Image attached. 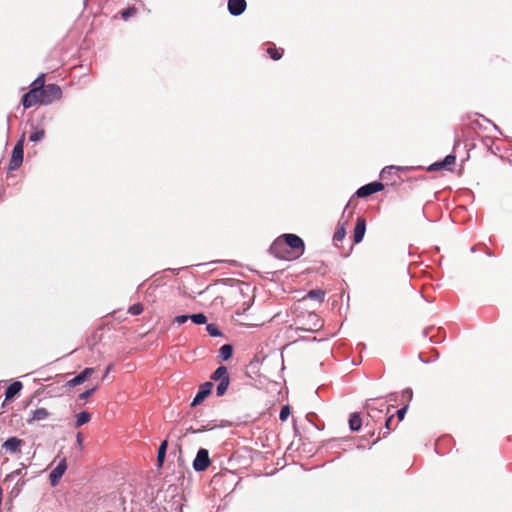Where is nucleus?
I'll return each mask as SVG.
<instances>
[{"mask_svg":"<svg viewBox=\"0 0 512 512\" xmlns=\"http://www.w3.org/2000/svg\"><path fill=\"white\" fill-rule=\"evenodd\" d=\"M440 169H446L442 164V161H437L428 167V171H437Z\"/></svg>","mask_w":512,"mask_h":512,"instance_id":"obj_36","label":"nucleus"},{"mask_svg":"<svg viewBox=\"0 0 512 512\" xmlns=\"http://www.w3.org/2000/svg\"><path fill=\"white\" fill-rule=\"evenodd\" d=\"M487 255L490 257L493 256L492 252H490V251L487 252Z\"/></svg>","mask_w":512,"mask_h":512,"instance_id":"obj_53","label":"nucleus"},{"mask_svg":"<svg viewBox=\"0 0 512 512\" xmlns=\"http://www.w3.org/2000/svg\"><path fill=\"white\" fill-rule=\"evenodd\" d=\"M95 372V369L94 368H85L83 371H81L78 375H76L75 377H73L72 379H70L67 383H66V386L68 387H75L77 385H80L82 384L83 382H85L93 373Z\"/></svg>","mask_w":512,"mask_h":512,"instance_id":"obj_11","label":"nucleus"},{"mask_svg":"<svg viewBox=\"0 0 512 512\" xmlns=\"http://www.w3.org/2000/svg\"><path fill=\"white\" fill-rule=\"evenodd\" d=\"M281 238L285 246H287V249L290 248V257H292V259L299 258L304 254L305 243L301 237L296 234L286 233L281 235Z\"/></svg>","mask_w":512,"mask_h":512,"instance_id":"obj_2","label":"nucleus"},{"mask_svg":"<svg viewBox=\"0 0 512 512\" xmlns=\"http://www.w3.org/2000/svg\"><path fill=\"white\" fill-rule=\"evenodd\" d=\"M88 3V0H84V6H86Z\"/></svg>","mask_w":512,"mask_h":512,"instance_id":"obj_54","label":"nucleus"},{"mask_svg":"<svg viewBox=\"0 0 512 512\" xmlns=\"http://www.w3.org/2000/svg\"><path fill=\"white\" fill-rule=\"evenodd\" d=\"M408 410V405H405L403 406L402 408H400L398 411H397V417L400 421H402L405 417V414Z\"/></svg>","mask_w":512,"mask_h":512,"instance_id":"obj_41","label":"nucleus"},{"mask_svg":"<svg viewBox=\"0 0 512 512\" xmlns=\"http://www.w3.org/2000/svg\"><path fill=\"white\" fill-rule=\"evenodd\" d=\"M438 356H439V354H435V356H434L432 359H424V358L422 357V354H418V359H419L421 362H423V363H425V364H428V363H431V362L436 361V360L438 359Z\"/></svg>","mask_w":512,"mask_h":512,"instance_id":"obj_42","label":"nucleus"},{"mask_svg":"<svg viewBox=\"0 0 512 512\" xmlns=\"http://www.w3.org/2000/svg\"><path fill=\"white\" fill-rule=\"evenodd\" d=\"M402 397L407 401H411L413 398V391L411 388H406L402 391Z\"/></svg>","mask_w":512,"mask_h":512,"instance_id":"obj_37","label":"nucleus"},{"mask_svg":"<svg viewBox=\"0 0 512 512\" xmlns=\"http://www.w3.org/2000/svg\"><path fill=\"white\" fill-rule=\"evenodd\" d=\"M343 368H344V369H348V368H349V364H348V363H344V364H343Z\"/></svg>","mask_w":512,"mask_h":512,"instance_id":"obj_51","label":"nucleus"},{"mask_svg":"<svg viewBox=\"0 0 512 512\" xmlns=\"http://www.w3.org/2000/svg\"><path fill=\"white\" fill-rule=\"evenodd\" d=\"M206 331L211 337H220L222 336V332L219 326L215 323H209L206 326Z\"/></svg>","mask_w":512,"mask_h":512,"instance_id":"obj_21","label":"nucleus"},{"mask_svg":"<svg viewBox=\"0 0 512 512\" xmlns=\"http://www.w3.org/2000/svg\"><path fill=\"white\" fill-rule=\"evenodd\" d=\"M188 319H190V315H187V314L178 315L175 317L174 322L181 325V324L186 323Z\"/></svg>","mask_w":512,"mask_h":512,"instance_id":"obj_35","label":"nucleus"},{"mask_svg":"<svg viewBox=\"0 0 512 512\" xmlns=\"http://www.w3.org/2000/svg\"><path fill=\"white\" fill-rule=\"evenodd\" d=\"M202 432V430H195L193 427H189L186 429V432L184 435H187L188 433H199Z\"/></svg>","mask_w":512,"mask_h":512,"instance_id":"obj_46","label":"nucleus"},{"mask_svg":"<svg viewBox=\"0 0 512 512\" xmlns=\"http://www.w3.org/2000/svg\"><path fill=\"white\" fill-rule=\"evenodd\" d=\"M25 468H20V469H17L15 471H13L12 473L8 474L4 480V483H8V482H12L13 480H15L16 478H20V477H23L25 475V472H24Z\"/></svg>","mask_w":512,"mask_h":512,"instance_id":"obj_24","label":"nucleus"},{"mask_svg":"<svg viewBox=\"0 0 512 512\" xmlns=\"http://www.w3.org/2000/svg\"><path fill=\"white\" fill-rule=\"evenodd\" d=\"M91 419V415L87 411H82L76 415L75 427L78 428L86 423H88Z\"/></svg>","mask_w":512,"mask_h":512,"instance_id":"obj_19","label":"nucleus"},{"mask_svg":"<svg viewBox=\"0 0 512 512\" xmlns=\"http://www.w3.org/2000/svg\"><path fill=\"white\" fill-rule=\"evenodd\" d=\"M67 469L66 459L63 458L57 466L50 472L49 481L52 486H56Z\"/></svg>","mask_w":512,"mask_h":512,"instance_id":"obj_9","label":"nucleus"},{"mask_svg":"<svg viewBox=\"0 0 512 512\" xmlns=\"http://www.w3.org/2000/svg\"><path fill=\"white\" fill-rule=\"evenodd\" d=\"M393 418H394V416H393V415H391V416H389V417L386 419V421H385V428H386V431L383 433V437H386V435H388V434H389L390 429H391V428H390V425H391V422H392Z\"/></svg>","mask_w":512,"mask_h":512,"instance_id":"obj_39","label":"nucleus"},{"mask_svg":"<svg viewBox=\"0 0 512 512\" xmlns=\"http://www.w3.org/2000/svg\"><path fill=\"white\" fill-rule=\"evenodd\" d=\"M211 464L210 458H209V452L205 448H200L197 451L196 457L193 460V469L196 472H202L205 471Z\"/></svg>","mask_w":512,"mask_h":512,"instance_id":"obj_5","label":"nucleus"},{"mask_svg":"<svg viewBox=\"0 0 512 512\" xmlns=\"http://www.w3.org/2000/svg\"><path fill=\"white\" fill-rule=\"evenodd\" d=\"M62 89L59 85L50 83L44 86L36 95L35 105H50L62 98Z\"/></svg>","mask_w":512,"mask_h":512,"instance_id":"obj_1","label":"nucleus"},{"mask_svg":"<svg viewBox=\"0 0 512 512\" xmlns=\"http://www.w3.org/2000/svg\"><path fill=\"white\" fill-rule=\"evenodd\" d=\"M225 378H229V375L224 365L219 366L211 375V379L214 381H222Z\"/></svg>","mask_w":512,"mask_h":512,"instance_id":"obj_17","label":"nucleus"},{"mask_svg":"<svg viewBox=\"0 0 512 512\" xmlns=\"http://www.w3.org/2000/svg\"><path fill=\"white\" fill-rule=\"evenodd\" d=\"M229 383H230V379L229 378H225L224 380L222 381H219L217 387H216V395L218 397L222 396L225 394V392L227 391V388L229 386Z\"/></svg>","mask_w":512,"mask_h":512,"instance_id":"obj_22","label":"nucleus"},{"mask_svg":"<svg viewBox=\"0 0 512 512\" xmlns=\"http://www.w3.org/2000/svg\"><path fill=\"white\" fill-rule=\"evenodd\" d=\"M362 358L361 354H358L356 357H353L350 361V366H357L361 363Z\"/></svg>","mask_w":512,"mask_h":512,"instance_id":"obj_43","label":"nucleus"},{"mask_svg":"<svg viewBox=\"0 0 512 512\" xmlns=\"http://www.w3.org/2000/svg\"><path fill=\"white\" fill-rule=\"evenodd\" d=\"M400 169H401V167H399V166H394V165L386 166V167H384V168L381 170V172H380V178H382V179H386V178H388L389 176H391V175L394 173V171H398V170H400Z\"/></svg>","mask_w":512,"mask_h":512,"instance_id":"obj_23","label":"nucleus"},{"mask_svg":"<svg viewBox=\"0 0 512 512\" xmlns=\"http://www.w3.org/2000/svg\"><path fill=\"white\" fill-rule=\"evenodd\" d=\"M306 298L322 302L325 298V292L320 289H312L307 293Z\"/></svg>","mask_w":512,"mask_h":512,"instance_id":"obj_20","label":"nucleus"},{"mask_svg":"<svg viewBox=\"0 0 512 512\" xmlns=\"http://www.w3.org/2000/svg\"><path fill=\"white\" fill-rule=\"evenodd\" d=\"M112 369V366L109 365L107 368H106V372H105V376L111 371Z\"/></svg>","mask_w":512,"mask_h":512,"instance_id":"obj_49","label":"nucleus"},{"mask_svg":"<svg viewBox=\"0 0 512 512\" xmlns=\"http://www.w3.org/2000/svg\"><path fill=\"white\" fill-rule=\"evenodd\" d=\"M233 345L230 344V343H226L224 345H222L217 352H233Z\"/></svg>","mask_w":512,"mask_h":512,"instance_id":"obj_40","label":"nucleus"},{"mask_svg":"<svg viewBox=\"0 0 512 512\" xmlns=\"http://www.w3.org/2000/svg\"><path fill=\"white\" fill-rule=\"evenodd\" d=\"M250 366H251V367H252V366H254V361H251V362H250Z\"/></svg>","mask_w":512,"mask_h":512,"instance_id":"obj_55","label":"nucleus"},{"mask_svg":"<svg viewBox=\"0 0 512 512\" xmlns=\"http://www.w3.org/2000/svg\"><path fill=\"white\" fill-rule=\"evenodd\" d=\"M393 396H394V394H390V395H389V401L394 400V399H393Z\"/></svg>","mask_w":512,"mask_h":512,"instance_id":"obj_52","label":"nucleus"},{"mask_svg":"<svg viewBox=\"0 0 512 512\" xmlns=\"http://www.w3.org/2000/svg\"><path fill=\"white\" fill-rule=\"evenodd\" d=\"M277 356V361L280 362L282 369L284 368V359H283V353H280L279 355L275 354Z\"/></svg>","mask_w":512,"mask_h":512,"instance_id":"obj_44","label":"nucleus"},{"mask_svg":"<svg viewBox=\"0 0 512 512\" xmlns=\"http://www.w3.org/2000/svg\"><path fill=\"white\" fill-rule=\"evenodd\" d=\"M23 440L18 437H10L3 444L2 447L9 453H16L20 446L22 445Z\"/></svg>","mask_w":512,"mask_h":512,"instance_id":"obj_13","label":"nucleus"},{"mask_svg":"<svg viewBox=\"0 0 512 512\" xmlns=\"http://www.w3.org/2000/svg\"><path fill=\"white\" fill-rule=\"evenodd\" d=\"M267 53L273 60H279L283 55V51L281 49H277L274 46H269L267 48Z\"/></svg>","mask_w":512,"mask_h":512,"instance_id":"obj_27","label":"nucleus"},{"mask_svg":"<svg viewBox=\"0 0 512 512\" xmlns=\"http://www.w3.org/2000/svg\"><path fill=\"white\" fill-rule=\"evenodd\" d=\"M77 442H78V444H79V445H81V444H82L81 434H78V435H77Z\"/></svg>","mask_w":512,"mask_h":512,"instance_id":"obj_48","label":"nucleus"},{"mask_svg":"<svg viewBox=\"0 0 512 512\" xmlns=\"http://www.w3.org/2000/svg\"><path fill=\"white\" fill-rule=\"evenodd\" d=\"M45 136V131L43 129H38L29 136V140L31 142H39L41 141Z\"/></svg>","mask_w":512,"mask_h":512,"instance_id":"obj_29","label":"nucleus"},{"mask_svg":"<svg viewBox=\"0 0 512 512\" xmlns=\"http://www.w3.org/2000/svg\"><path fill=\"white\" fill-rule=\"evenodd\" d=\"M24 142H25V133L21 135V137L16 142L13 150L11 159L9 162V170L14 171L17 170L23 163L24 157Z\"/></svg>","mask_w":512,"mask_h":512,"instance_id":"obj_4","label":"nucleus"},{"mask_svg":"<svg viewBox=\"0 0 512 512\" xmlns=\"http://www.w3.org/2000/svg\"><path fill=\"white\" fill-rule=\"evenodd\" d=\"M24 484H25V481H24V480H20V479H18L17 483H16V484H15V486L12 488V490H11L10 494H11L12 496H15V497H16V496H18Z\"/></svg>","mask_w":512,"mask_h":512,"instance_id":"obj_32","label":"nucleus"},{"mask_svg":"<svg viewBox=\"0 0 512 512\" xmlns=\"http://www.w3.org/2000/svg\"><path fill=\"white\" fill-rule=\"evenodd\" d=\"M98 389V386H94L84 392H82L80 395H79V399L80 400H84V399H87L88 397H90L96 390Z\"/></svg>","mask_w":512,"mask_h":512,"instance_id":"obj_34","label":"nucleus"},{"mask_svg":"<svg viewBox=\"0 0 512 512\" xmlns=\"http://www.w3.org/2000/svg\"><path fill=\"white\" fill-rule=\"evenodd\" d=\"M46 85L47 84H45V75L42 73L31 83L30 90L22 96L21 102L25 109H28L35 105L37 93H39L41 89Z\"/></svg>","mask_w":512,"mask_h":512,"instance_id":"obj_3","label":"nucleus"},{"mask_svg":"<svg viewBox=\"0 0 512 512\" xmlns=\"http://www.w3.org/2000/svg\"><path fill=\"white\" fill-rule=\"evenodd\" d=\"M346 230L344 224L339 225L334 233L333 240L340 242L345 238Z\"/></svg>","mask_w":512,"mask_h":512,"instance_id":"obj_28","label":"nucleus"},{"mask_svg":"<svg viewBox=\"0 0 512 512\" xmlns=\"http://www.w3.org/2000/svg\"><path fill=\"white\" fill-rule=\"evenodd\" d=\"M366 232V220L364 217H358L354 228L353 241L354 243H360Z\"/></svg>","mask_w":512,"mask_h":512,"instance_id":"obj_12","label":"nucleus"},{"mask_svg":"<svg viewBox=\"0 0 512 512\" xmlns=\"http://www.w3.org/2000/svg\"><path fill=\"white\" fill-rule=\"evenodd\" d=\"M221 361H227L231 358L233 354H219Z\"/></svg>","mask_w":512,"mask_h":512,"instance_id":"obj_45","label":"nucleus"},{"mask_svg":"<svg viewBox=\"0 0 512 512\" xmlns=\"http://www.w3.org/2000/svg\"><path fill=\"white\" fill-rule=\"evenodd\" d=\"M10 119H11V117L7 116V130L8 131L10 130Z\"/></svg>","mask_w":512,"mask_h":512,"instance_id":"obj_47","label":"nucleus"},{"mask_svg":"<svg viewBox=\"0 0 512 512\" xmlns=\"http://www.w3.org/2000/svg\"><path fill=\"white\" fill-rule=\"evenodd\" d=\"M167 446H168V443H167V440H164L161 442L159 448H158V451H157V462H158V466L161 467L163 465V462H164V459H165V456H166V450H167Z\"/></svg>","mask_w":512,"mask_h":512,"instance_id":"obj_18","label":"nucleus"},{"mask_svg":"<svg viewBox=\"0 0 512 512\" xmlns=\"http://www.w3.org/2000/svg\"><path fill=\"white\" fill-rule=\"evenodd\" d=\"M362 426V419L358 413H352L349 417V428L351 431H359Z\"/></svg>","mask_w":512,"mask_h":512,"instance_id":"obj_16","label":"nucleus"},{"mask_svg":"<svg viewBox=\"0 0 512 512\" xmlns=\"http://www.w3.org/2000/svg\"><path fill=\"white\" fill-rule=\"evenodd\" d=\"M23 388V384L20 381L12 382L5 391V399H13Z\"/></svg>","mask_w":512,"mask_h":512,"instance_id":"obj_15","label":"nucleus"},{"mask_svg":"<svg viewBox=\"0 0 512 512\" xmlns=\"http://www.w3.org/2000/svg\"><path fill=\"white\" fill-rule=\"evenodd\" d=\"M190 320L194 324L202 325L207 322V317L204 313L200 312V313H195V314L190 315Z\"/></svg>","mask_w":512,"mask_h":512,"instance_id":"obj_25","label":"nucleus"},{"mask_svg":"<svg viewBox=\"0 0 512 512\" xmlns=\"http://www.w3.org/2000/svg\"><path fill=\"white\" fill-rule=\"evenodd\" d=\"M212 389H213L212 382H205V383L201 384L198 389L197 394L195 395V397L193 398V400L191 402V406L195 407V406L201 404L204 401V399L208 395H210Z\"/></svg>","mask_w":512,"mask_h":512,"instance_id":"obj_8","label":"nucleus"},{"mask_svg":"<svg viewBox=\"0 0 512 512\" xmlns=\"http://www.w3.org/2000/svg\"><path fill=\"white\" fill-rule=\"evenodd\" d=\"M197 430H202V432H203V431L209 430V428H207L206 426H202V427H199Z\"/></svg>","mask_w":512,"mask_h":512,"instance_id":"obj_50","label":"nucleus"},{"mask_svg":"<svg viewBox=\"0 0 512 512\" xmlns=\"http://www.w3.org/2000/svg\"><path fill=\"white\" fill-rule=\"evenodd\" d=\"M247 8L246 0H228L227 9L232 16L242 15Z\"/></svg>","mask_w":512,"mask_h":512,"instance_id":"obj_10","label":"nucleus"},{"mask_svg":"<svg viewBox=\"0 0 512 512\" xmlns=\"http://www.w3.org/2000/svg\"><path fill=\"white\" fill-rule=\"evenodd\" d=\"M456 161V156L454 154L447 155L443 160L442 164L445 168H448L449 166L453 165Z\"/></svg>","mask_w":512,"mask_h":512,"instance_id":"obj_33","label":"nucleus"},{"mask_svg":"<svg viewBox=\"0 0 512 512\" xmlns=\"http://www.w3.org/2000/svg\"><path fill=\"white\" fill-rule=\"evenodd\" d=\"M373 401H374V399H368V400L366 401V405H365V407H366V408H367V410H368V414H369L370 416H372V412H380V410H378V409H376V408H373V407H372V402H373Z\"/></svg>","mask_w":512,"mask_h":512,"instance_id":"obj_38","label":"nucleus"},{"mask_svg":"<svg viewBox=\"0 0 512 512\" xmlns=\"http://www.w3.org/2000/svg\"><path fill=\"white\" fill-rule=\"evenodd\" d=\"M383 189L384 185L382 182L373 181L358 188L357 191L355 192V195L358 198H366L368 196H371L375 193L382 191Z\"/></svg>","mask_w":512,"mask_h":512,"instance_id":"obj_7","label":"nucleus"},{"mask_svg":"<svg viewBox=\"0 0 512 512\" xmlns=\"http://www.w3.org/2000/svg\"><path fill=\"white\" fill-rule=\"evenodd\" d=\"M269 251L272 255L279 259L283 260H291L290 251L287 249V246L283 243V239L278 237L270 246Z\"/></svg>","mask_w":512,"mask_h":512,"instance_id":"obj_6","label":"nucleus"},{"mask_svg":"<svg viewBox=\"0 0 512 512\" xmlns=\"http://www.w3.org/2000/svg\"><path fill=\"white\" fill-rule=\"evenodd\" d=\"M49 416L50 413L46 408H37L31 412V416L27 419V423L32 424L35 421L46 420Z\"/></svg>","mask_w":512,"mask_h":512,"instance_id":"obj_14","label":"nucleus"},{"mask_svg":"<svg viewBox=\"0 0 512 512\" xmlns=\"http://www.w3.org/2000/svg\"><path fill=\"white\" fill-rule=\"evenodd\" d=\"M128 312L134 316L140 315L143 312V305L141 303H135L129 307Z\"/></svg>","mask_w":512,"mask_h":512,"instance_id":"obj_30","label":"nucleus"},{"mask_svg":"<svg viewBox=\"0 0 512 512\" xmlns=\"http://www.w3.org/2000/svg\"><path fill=\"white\" fill-rule=\"evenodd\" d=\"M290 413H291V410H290L289 405L282 406V408L280 410V414H279V419L281 421H286L288 419Z\"/></svg>","mask_w":512,"mask_h":512,"instance_id":"obj_31","label":"nucleus"},{"mask_svg":"<svg viewBox=\"0 0 512 512\" xmlns=\"http://www.w3.org/2000/svg\"><path fill=\"white\" fill-rule=\"evenodd\" d=\"M136 13H137V8L135 6H129L120 12L121 18L125 21H127L130 17L136 15Z\"/></svg>","mask_w":512,"mask_h":512,"instance_id":"obj_26","label":"nucleus"}]
</instances>
